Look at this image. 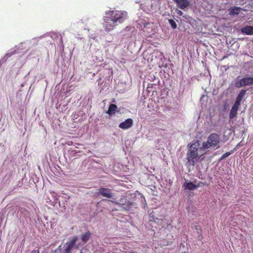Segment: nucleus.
Instances as JSON below:
<instances>
[{
	"mask_svg": "<svg viewBox=\"0 0 253 253\" xmlns=\"http://www.w3.org/2000/svg\"><path fill=\"white\" fill-rule=\"evenodd\" d=\"M189 147L187 152L186 159L188 166H194L201 157L206 154L205 150L203 146H200V142L196 140L188 145Z\"/></svg>",
	"mask_w": 253,
	"mask_h": 253,
	"instance_id": "obj_2",
	"label": "nucleus"
},
{
	"mask_svg": "<svg viewBox=\"0 0 253 253\" xmlns=\"http://www.w3.org/2000/svg\"><path fill=\"white\" fill-rule=\"evenodd\" d=\"M230 154H231V153L229 152H227L225 153L222 156V157H221V159H223L228 157L229 155H230Z\"/></svg>",
	"mask_w": 253,
	"mask_h": 253,
	"instance_id": "obj_18",
	"label": "nucleus"
},
{
	"mask_svg": "<svg viewBox=\"0 0 253 253\" xmlns=\"http://www.w3.org/2000/svg\"><path fill=\"white\" fill-rule=\"evenodd\" d=\"M253 84V77H246L240 80L236 81L234 86L237 88Z\"/></svg>",
	"mask_w": 253,
	"mask_h": 253,
	"instance_id": "obj_5",
	"label": "nucleus"
},
{
	"mask_svg": "<svg viewBox=\"0 0 253 253\" xmlns=\"http://www.w3.org/2000/svg\"><path fill=\"white\" fill-rule=\"evenodd\" d=\"M184 186L185 187V189H188L189 190H194L198 187L197 185L194 184L191 182H186L184 184Z\"/></svg>",
	"mask_w": 253,
	"mask_h": 253,
	"instance_id": "obj_15",
	"label": "nucleus"
},
{
	"mask_svg": "<svg viewBox=\"0 0 253 253\" xmlns=\"http://www.w3.org/2000/svg\"><path fill=\"white\" fill-rule=\"evenodd\" d=\"M220 141V135L216 133H211L208 137L207 141L202 143L205 150L212 147H216Z\"/></svg>",
	"mask_w": 253,
	"mask_h": 253,
	"instance_id": "obj_3",
	"label": "nucleus"
},
{
	"mask_svg": "<svg viewBox=\"0 0 253 253\" xmlns=\"http://www.w3.org/2000/svg\"><path fill=\"white\" fill-rule=\"evenodd\" d=\"M109 202L114 203L117 205L121 206L122 208L126 211H129L132 206H136V204L134 202H131L127 199L126 196L125 195H122L120 199L118 201L109 200Z\"/></svg>",
	"mask_w": 253,
	"mask_h": 253,
	"instance_id": "obj_4",
	"label": "nucleus"
},
{
	"mask_svg": "<svg viewBox=\"0 0 253 253\" xmlns=\"http://www.w3.org/2000/svg\"><path fill=\"white\" fill-rule=\"evenodd\" d=\"M40 251L39 250H34L32 252V253H39Z\"/></svg>",
	"mask_w": 253,
	"mask_h": 253,
	"instance_id": "obj_19",
	"label": "nucleus"
},
{
	"mask_svg": "<svg viewBox=\"0 0 253 253\" xmlns=\"http://www.w3.org/2000/svg\"><path fill=\"white\" fill-rule=\"evenodd\" d=\"M78 240V237L75 236L69 242L66 243V247L64 249V253H70L73 247L75 245L76 242Z\"/></svg>",
	"mask_w": 253,
	"mask_h": 253,
	"instance_id": "obj_7",
	"label": "nucleus"
},
{
	"mask_svg": "<svg viewBox=\"0 0 253 253\" xmlns=\"http://www.w3.org/2000/svg\"><path fill=\"white\" fill-rule=\"evenodd\" d=\"M177 14H179V15L181 16L183 14V12L180 10H178L177 12Z\"/></svg>",
	"mask_w": 253,
	"mask_h": 253,
	"instance_id": "obj_20",
	"label": "nucleus"
},
{
	"mask_svg": "<svg viewBox=\"0 0 253 253\" xmlns=\"http://www.w3.org/2000/svg\"><path fill=\"white\" fill-rule=\"evenodd\" d=\"M242 8L240 7L234 6L230 9L229 14L232 16L238 15L241 10Z\"/></svg>",
	"mask_w": 253,
	"mask_h": 253,
	"instance_id": "obj_13",
	"label": "nucleus"
},
{
	"mask_svg": "<svg viewBox=\"0 0 253 253\" xmlns=\"http://www.w3.org/2000/svg\"><path fill=\"white\" fill-rule=\"evenodd\" d=\"M246 93V90L245 89H242L240 91L239 94L237 95L236 100L235 101V103L237 104H239L240 105L241 102L242 100H243V98L244 97L245 94Z\"/></svg>",
	"mask_w": 253,
	"mask_h": 253,
	"instance_id": "obj_11",
	"label": "nucleus"
},
{
	"mask_svg": "<svg viewBox=\"0 0 253 253\" xmlns=\"http://www.w3.org/2000/svg\"><path fill=\"white\" fill-rule=\"evenodd\" d=\"M241 32L247 35H253V26H247L242 28Z\"/></svg>",
	"mask_w": 253,
	"mask_h": 253,
	"instance_id": "obj_10",
	"label": "nucleus"
},
{
	"mask_svg": "<svg viewBox=\"0 0 253 253\" xmlns=\"http://www.w3.org/2000/svg\"><path fill=\"white\" fill-rule=\"evenodd\" d=\"M240 105L239 104H237L236 103H234V105H233L229 113V118L230 119H234L236 116L237 114V111L239 109V106Z\"/></svg>",
	"mask_w": 253,
	"mask_h": 253,
	"instance_id": "obj_9",
	"label": "nucleus"
},
{
	"mask_svg": "<svg viewBox=\"0 0 253 253\" xmlns=\"http://www.w3.org/2000/svg\"><path fill=\"white\" fill-rule=\"evenodd\" d=\"M127 12L125 11L110 10L105 12L103 17V27L106 32H110L118 24L123 23L126 18Z\"/></svg>",
	"mask_w": 253,
	"mask_h": 253,
	"instance_id": "obj_1",
	"label": "nucleus"
},
{
	"mask_svg": "<svg viewBox=\"0 0 253 253\" xmlns=\"http://www.w3.org/2000/svg\"><path fill=\"white\" fill-rule=\"evenodd\" d=\"M149 221H153L157 223H161L162 222V220L155 217V213L154 211H152L149 214Z\"/></svg>",
	"mask_w": 253,
	"mask_h": 253,
	"instance_id": "obj_12",
	"label": "nucleus"
},
{
	"mask_svg": "<svg viewBox=\"0 0 253 253\" xmlns=\"http://www.w3.org/2000/svg\"><path fill=\"white\" fill-rule=\"evenodd\" d=\"M98 194L108 198H112L113 197V193L111 192V189L107 188H100L98 189Z\"/></svg>",
	"mask_w": 253,
	"mask_h": 253,
	"instance_id": "obj_6",
	"label": "nucleus"
},
{
	"mask_svg": "<svg viewBox=\"0 0 253 253\" xmlns=\"http://www.w3.org/2000/svg\"><path fill=\"white\" fill-rule=\"evenodd\" d=\"M133 125V120L131 119H127L124 122L119 124V127L123 129H126L131 127Z\"/></svg>",
	"mask_w": 253,
	"mask_h": 253,
	"instance_id": "obj_8",
	"label": "nucleus"
},
{
	"mask_svg": "<svg viewBox=\"0 0 253 253\" xmlns=\"http://www.w3.org/2000/svg\"><path fill=\"white\" fill-rule=\"evenodd\" d=\"M91 237V233L89 231L86 232L85 233H83L81 235V240L84 242L86 243Z\"/></svg>",
	"mask_w": 253,
	"mask_h": 253,
	"instance_id": "obj_16",
	"label": "nucleus"
},
{
	"mask_svg": "<svg viewBox=\"0 0 253 253\" xmlns=\"http://www.w3.org/2000/svg\"><path fill=\"white\" fill-rule=\"evenodd\" d=\"M117 108V106L116 105L111 104L109 105L108 110L106 112V113L110 115L114 114L115 113Z\"/></svg>",
	"mask_w": 253,
	"mask_h": 253,
	"instance_id": "obj_14",
	"label": "nucleus"
},
{
	"mask_svg": "<svg viewBox=\"0 0 253 253\" xmlns=\"http://www.w3.org/2000/svg\"><path fill=\"white\" fill-rule=\"evenodd\" d=\"M169 24L170 25L171 27L173 28V29H175L177 27V24L175 22V21L172 20V19H169Z\"/></svg>",
	"mask_w": 253,
	"mask_h": 253,
	"instance_id": "obj_17",
	"label": "nucleus"
}]
</instances>
